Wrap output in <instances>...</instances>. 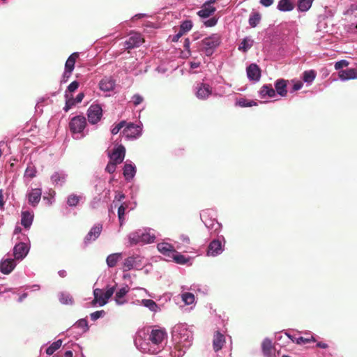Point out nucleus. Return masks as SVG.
I'll return each mask as SVG.
<instances>
[{
	"label": "nucleus",
	"instance_id": "nucleus-1",
	"mask_svg": "<svg viewBox=\"0 0 357 357\" xmlns=\"http://www.w3.org/2000/svg\"><path fill=\"white\" fill-rule=\"evenodd\" d=\"M220 37L218 34H213L209 37L205 38L199 43V51L204 52L206 56H209L213 54L214 50L220 45Z\"/></svg>",
	"mask_w": 357,
	"mask_h": 357
},
{
	"label": "nucleus",
	"instance_id": "nucleus-2",
	"mask_svg": "<svg viewBox=\"0 0 357 357\" xmlns=\"http://www.w3.org/2000/svg\"><path fill=\"white\" fill-rule=\"evenodd\" d=\"M115 291V287H107L105 292L101 289H95L93 290L94 299L92 301L93 304H98L100 306L105 305L109 298L112 297Z\"/></svg>",
	"mask_w": 357,
	"mask_h": 357
},
{
	"label": "nucleus",
	"instance_id": "nucleus-3",
	"mask_svg": "<svg viewBox=\"0 0 357 357\" xmlns=\"http://www.w3.org/2000/svg\"><path fill=\"white\" fill-rule=\"evenodd\" d=\"M88 120L91 124L97 123L102 116V109L99 105H92L87 111Z\"/></svg>",
	"mask_w": 357,
	"mask_h": 357
},
{
	"label": "nucleus",
	"instance_id": "nucleus-4",
	"mask_svg": "<svg viewBox=\"0 0 357 357\" xmlns=\"http://www.w3.org/2000/svg\"><path fill=\"white\" fill-rule=\"evenodd\" d=\"M86 125V119L83 116H77L73 117L70 123V130L74 133H80L83 131Z\"/></svg>",
	"mask_w": 357,
	"mask_h": 357
},
{
	"label": "nucleus",
	"instance_id": "nucleus-5",
	"mask_svg": "<svg viewBox=\"0 0 357 357\" xmlns=\"http://www.w3.org/2000/svg\"><path fill=\"white\" fill-rule=\"evenodd\" d=\"M142 128L139 126L132 123H127L123 130V135L128 139H134L138 137L141 135Z\"/></svg>",
	"mask_w": 357,
	"mask_h": 357
},
{
	"label": "nucleus",
	"instance_id": "nucleus-6",
	"mask_svg": "<svg viewBox=\"0 0 357 357\" xmlns=\"http://www.w3.org/2000/svg\"><path fill=\"white\" fill-rule=\"evenodd\" d=\"M144 42V39L139 33H132L124 43V49L130 50L140 46Z\"/></svg>",
	"mask_w": 357,
	"mask_h": 357
},
{
	"label": "nucleus",
	"instance_id": "nucleus-7",
	"mask_svg": "<svg viewBox=\"0 0 357 357\" xmlns=\"http://www.w3.org/2000/svg\"><path fill=\"white\" fill-rule=\"evenodd\" d=\"M167 337V333L163 329H152L149 340L154 345L159 346Z\"/></svg>",
	"mask_w": 357,
	"mask_h": 357
},
{
	"label": "nucleus",
	"instance_id": "nucleus-8",
	"mask_svg": "<svg viewBox=\"0 0 357 357\" xmlns=\"http://www.w3.org/2000/svg\"><path fill=\"white\" fill-rule=\"evenodd\" d=\"M102 230V225L101 224L94 225L84 237V244L87 245L91 242L96 241L100 235Z\"/></svg>",
	"mask_w": 357,
	"mask_h": 357
},
{
	"label": "nucleus",
	"instance_id": "nucleus-9",
	"mask_svg": "<svg viewBox=\"0 0 357 357\" xmlns=\"http://www.w3.org/2000/svg\"><path fill=\"white\" fill-rule=\"evenodd\" d=\"M196 91V96L199 99L206 100L207 99L212 93V88L211 86L206 83H199L197 84Z\"/></svg>",
	"mask_w": 357,
	"mask_h": 357
},
{
	"label": "nucleus",
	"instance_id": "nucleus-10",
	"mask_svg": "<svg viewBox=\"0 0 357 357\" xmlns=\"http://www.w3.org/2000/svg\"><path fill=\"white\" fill-rule=\"evenodd\" d=\"M125 147L123 145H119L117 148L114 149L112 153L109 155L110 161L118 165L121 164L125 158Z\"/></svg>",
	"mask_w": 357,
	"mask_h": 357
},
{
	"label": "nucleus",
	"instance_id": "nucleus-11",
	"mask_svg": "<svg viewBox=\"0 0 357 357\" xmlns=\"http://www.w3.org/2000/svg\"><path fill=\"white\" fill-rule=\"evenodd\" d=\"M29 252V248L24 243L16 244L13 248V255L15 259H22Z\"/></svg>",
	"mask_w": 357,
	"mask_h": 357
},
{
	"label": "nucleus",
	"instance_id": "nucleus-12",
	"mask_svg": "<svg viewBox=\"0 0 357 357\" xmlns=\"http://www.w3.org/2000/svg\"><path fill=\"white\" fill-rule=\"evenodd\" d=\"M139 259V257L138 255L130 256L125 259L123 263V271H128L134 268H136L139 265V262H140Z\"/></svg>",
	"mask_w": 357,
	"mask_h": 357
},
{
	"label": "nucleus",
	"instance_id": "nucleus-13",
	"mask_svg": "<svg viewBox=\"0 0 357 357\" xmlns=\"http://www.w3.org/2000/svg\"><path fill=\"white\" fill-rule=\"evenodd\" d=\"M248 77L253 81H259L261 77V70L255 63L250 64L247 68Z\"/></svg>",
	"mask_w": 357,
	"mask_h": 357
},
{
	"label": "nucleus",
	"instance_id": "nucleus-14",
	"mask_svg": "<svg viewBox=\"0 0 357 357\" xmlns=\"http://www.w3.org/2000/svg\"><path fill=\"white\" fill-rule=\"evenodd\" d=\"M262 353L265 357H272L275 354V347L271 340L266 338L261 343Z\"/></svg>",
	"mask_w": 357,
	"mask_h": 357
},
{
	"label": "nucleus",
	"instance_id": "nucleus-15",
	"mask_svg": "<svg viewBox=\"0 0 357 357\" xmlns=\"http://www.w3.org/2000/svg\"><path fill=\"white\" fill-rule=\"evenodd\" d=\"M225 343V337L223 334L219 331H215L213 335V347L215 352L222 349L223 345Z\"/></svg>",
	"mask_w": 357,
	"mask_h": 357
},
{
	"label": "nucleus",
	"instance_id": "nucleus-16",
	"mask_svg": "<svg viewBox=\"0 0 357 357\" xmlns=\"http://www.w3.org/2000/svg\"><path fill=\"white\" fill-rule=\"evenodd\" d=\"M158 251L165 256H167L169 258L172 257L174 252H175V249L174 246L168 243H160L157 245Z\"/></svg>",
	"mask_w": 357,
	"mask_h": 357
},
{
	"label": "nucleus",
	"instance_id": "nucleus-17",
	"mask_svg": "<svg viewBox=\"0 0 357 357\" xmlns=\"http://www.w3.org/2000/svg\"><path fill=\"white\" fill-rule=\"evenodd\" d=\"M338 76L342 81L357 79V70L354 68H349L339 71Z\"/></svg>",
	"mask_w": 357,
	"mask_h": 357
},
{
	"label": "nucleus",
	"instance_id": "nucleus-18",
	"mask_svg": "<svg viewBox=\"0 0 357 357\" xmlns=\"http://www.w3.org/2000/svg\"><path fill=\"white\" fill-rule=\"evenodd\" d=\"M221 252V242L218 240L212 241L208 247L207 255L208 256H215L217 255H219Z\"/></svg>",
	"mask_w": 357,
	"mask_h": 357
},
{
	"label": "nucleus",
	"instance_id": "nucleus-19",
	"mask_svg": "<svg viewBox=\"0 0 357 357\" xmlns=\"http://www.w3.org/2000/svg\"><path fill=\"white\" fill-rule=\"evenodd\" d=\"M115 81L110 77H105L99 83L100 90L110 91L114 89Z\"/></svg>",
	"mask_w": 357,
	"mask_h": 357
},
{
	"label": "nucleus",
	"instance_id": "nucleus-20",
	"mask_svg": "<svg viewBox=\"0 0 357 357\" xmlns=\"http://www.w3.org/2000/svg\"><path fill=\"white\" fill-rule=\"evenodd\" d=\"M287 81L284 79H279L275 83V91L282 97L287 94Z\"/></svg>",
	"mask_w": 357,
	"mask_h": 357
},
{
	"label": "nucleus",
	"instance_id": "nucleus-21",
	"mask_svg": "<svg viewBox=\"0 0 357 357\" xmlns=\"http://www.w3.org/2000/svg\"><path fill=\"white\" fill-rule=\"evenodd\" d=\"M216 10V8L213 6L206 4L205 3L197 12V15L202 18H207L211 16Z\"/></svg>",
	"mask_w": 357,
	"mask_h": 357
},
{
	"label": "nucleus",
	"instance_id": "nucleus-22",
	"mask_svg": "<svg viewBox=\"0 0 357 357\" xmlns=\"http://www.w3.org/2000/svg\"><path fill=\"white\" fill-rule=\"evenodd\" d=\"M16 266V262L15 259H6L3 261H1V273L9 274Z\"/></svg>",
	"mask_w": 357,
	"mask_h": 357
},
{
	"label": "nucleus",
	"instance_id": "nucleus-23",
	"mask_svg": "<svg viewBox=\"0 0 357 357\" xmlns=\"http://www.w3.org/2000/svg\"><path fill=\"white\" fill-rule=\"evenodd\" d=\"M41 190L39 188L33 189L28 195L29 202L32 206H36L41 198Z\"/></svg>",
	"mask_w": 357,
	"mask_h": 357
},
{
	"label": "nucleus",
	"instance_id": "nucleus-24",
	"mask_svg": "<svg viewBox=\"0 0 357 357\" xmlns=\"http://www.w3.org/2000/svg\"><path fill=\"white\" fill-rule=\"evenodd\" d=\"M259 95L261 98L266 96L273 98L275 96V91L272 87L271 84H264L260 89Z\"/></svg>",
	"mask_w": 357,
	"mask_h": 357
},
{
	"label": "nucleus",
	"instance_id": "nucleus-25",
	"mask_svg": "<svg viewBox=\"0 0 357 357\" xmlns=\"http://www.w3.org/2000/svg\"><path fill=\"white\" fill-rule=\"evenodd\" d=\"M79 58V53L74 52L67 59L65 68L67 70V73H72L75 68V64L77 59Z\"/></svg>",
	"mask_w": 357,
	"mask_h": 357
},
{
	"label": "nucleus",
	"instance_id": "nucleus-26",
	"mask_svg": "<svg viewBox=\"0 0 357 357\" xmlns=\"http://www.w3.org/2000/svg\"><path fill=\"white\" fill-rule=\"evenodd\" d=\"M135 172V167L133 165L130 164H126L124 165L123 174L126 180H131L134 177Z\"/></svg>",
	"mask_w": 357,
	"mask_h": 357
},
{
	"label": "nucleus",
	"instance_id": "nucleus-27",
	"mask_svg": "<svg viewBox=\"0 0 357 357\" xmlns=\"http://www.w3.org/2000/svg\"><path fill=\"white\" fill-rule=\"evenodd\" d=\"M122 258L121 253H114L109 255L106 259L107 264L109 267L113 268L116 266L117 262Z\"/></svg>",
	"mask_w": 357,
	"mask_h": 357
},
{
	"label": "nucleus",
	"instance_id": "nucleus-28",
	"mask_svg": "<svg viewBox=\"0 0 357 357\" xmlns=\"http://www.w3.org/2000/svg\"><path fill=\"white\" fill-rule=\"evenodd\" d=\"M294 8V4L291 0H280L278 4V9L283 12L291 11Z\"/></svg>",
	"mask_w": 357,
	"mask_h": 357
},
{
	"label": "nucleus",
	"instance_id": "nucleus-29",
	"mask_svg": "<svg viewBox=\"0 0 357 357\" xmlns=\"http://www.w3.org/2000/svg\"><path fill=\"white\" fill-rule=\"evenodd\" d=\"M33 221V215L29 211H24L22 213L21 224L26 228L30 227Z\"/></svg>",
	"mask_w": 357,
	"mask_h": 357
},
{
	"label": "nucleus",
	"instance_id": "nucleus-30",
	"mask_svg": "<svg viewBox=\"0 0 357 357\" xmlns=\"http://www.w3.org/2000/svg\"><path fill=\"white\" fill-rule=\"evenodd\" d=\"M292 341L296 342L297 344L303 345L310 342H316L315 338L312 335H308L307 337H293Z\"/></svg>",
	"mask_w": 357,
	"mask_h": 357
},
{
	"label": "nucleus",
	"instance_id": "nucleus-31",
	"mask_svg": "<svg viewBox=\"0 0 357 357\" xmlns=\"http://www.w3.org/2000/svg\"><path fill=\"white\" fill-rule=\"evenodd\" d=\"M261 15L258 12L252 13L250 15L248 22L251 27H256L260 22Z\"/></svg>",
	"mask_w": 357,
	"mask_h": 357
},
{
	"label": "nucleus",
	"instance_id": "nucleus-32",
	"mask_svg": "<svg viewBox=\"0 0 357 357\" xmlns=\"http://www.w3.org/2000/svg\"><path fill=\"white\" fill-rule=\"evenodd\" d=\"M66 176L63 173L55 172L51 176L52 181L56 185H62L66 182Z\"/></svg>",
	"mask_w": 357,
	"mask_h": 357
},
{
	"label": "nucleus",
	"instance_id": "nucleus-33",
	"mask_svg": "<svg viewBox=\"0 0 357 357\" xmlns=\"http://www.w3.org/2000/svg\"><path fill=\"white\" fill-rule=\"evenodd\" d=\"M314 0H298V10L301 12H305L308 10L312 4Z\"/></svg>",
	"mask_w": 357,
	"mask_h": 357
},
{
	"label": "nucleus",
	"instance_id": "nucleus-34",
	"mask_svg": "<svg viewBox=\"0 0 357 357\" xmlns=\"http://www.w3.org/2000/svg\"><path fill=\"white\" fill-rule=\"evenodd\" d=\"M129 291V287L128 286L122 287L116 293L115 296L116 302L118 304H123L124 301H121V299L126 295V294Z\"/></svg>",
	"mask_w": 357,
	"mask_h": 357
},
{
	"label": "nucleus",
	"instance_id": "nucleus-35",
	"mask_svg": "<svg viewBox=\"0 0 357 357\" xmlns=\"http://www.w3.org/2000/svg\"><path fill=\"white\" fill-rule=\"evenodd\" d=\"M173 260L179 264H185L188 262L189 259L185 257L184 255L178 253L176 250L173 255L171 257Z\"/></svg>",
	"mask_w": 357,
	"mask_h": 357
},
{
	"label": "nucleus",
	"instance_id": "nucleus-36",
	"mask_svg": "<svg viewBox=\"0 0 357 357\" xmlns=\"http://www.w3.org/2000/svg\"><path fill=\"white\" fill-rule=\"evenodd\" d=\"M62 345V340H58L50 344L46 349V354L49 356L52 355Z\"/></svg>",
	"mask_w": 357,
	"mask_h": 357
},
{
	"label": "nucleus",
	"instance_id": "nucleus-37",
	"mask_svg": "<svg viewBox=\"0 0 357 357\" xmlns=\"http://www.w3.org/2000/svg\"><path fill=\"white\" fill-rule=\"evenodd\" d=\"M140 231L132 232L128 236V240L130 245H136L140 242H142V238L140 236Z\"/></svg>",
	"mask_w": 357,
	"mask_h": 357
},
{
	"label": "nucleus",
	"instance_id": "nucleus-38",
	"mask_svg": "<svg viewBox=\"0 0 357 357\" xmlns=\"http://www.w3.org/2000/svg\"><path fill=\"white\" fill-rule=\"evenodd\" d=\"M252 45L253 40L248 38H245L241 43L238 50L243 52H246L252 46Z\"/></svg>",
	"mask_w": 357,
	"mask_h": 357
},
{
	"label": "nucleus",
	"instance_id": "nucleus-39",
	"mask_svg": "<svg viewBox=\"0 0 357 357\" xmlns=\"http://www.w3.org/2000/svg\"><path fill=\"white\" fill-rule=\"evenodd\" d=\"M142 303L144 306L148 307L152 312H156L158 309L156 303L151 299H143Z\"/></svg>",
	"mask_w": 357,
	"mask_h": 357
},
{
	"label": "nucleus",
	"instance_id": "nucleus-40",
	"mask_svg": "<svg viewBox=\"0 0 357 357\" xmlns=\"http://www.w3.org/2000/svg\"><path fill=\"white\" fill-rule=\"evenodd\" d=\"M82 197L75 194H71L68 197L67 204L69 206H76Z\"/></svg>",
	"mask_w": 357,
	"mask_h": 357
},
{
	"label": "nucleus",
	"instance_id": "nucleus-41",
	"mask_svg": "<svg viewBox=\"0 0 357 357\" xmlns=\"http://www.w3.org/2000/svg\"><path fill=\"white\" fill-rule=\"evenodd\" d=\"M66 98V105L63 109L66 112H68L73 106H74L76 103V101L73 98L72 96H69L68 93H65Z\"/></svg>",
	"mask_w": 357,
	"mask_h": 357
},
{
	"label": "nucleus",
	"instance_id": "nucleus-42",
	"mask_svg": "<svg viewBox=\"0 0 357 357\" xmlns=\"http://www.w3.org/2000/svg\"><path fill=\"white\" fill-rule=\"evenodd\" d=\"M128 205L126 203L122 204L118 208V217L120 222V225H122L124 221L125 211L128 208Z\"/></svg>",
	"mask_w": 357,
	"mask_h": 357
},
{
	"label": "nucleus",
	"instance_id": "nucleus-43",
	"mask_svg": "<svg viewBox=\"0 0 357 357\" xmlns=\"http://www.w3.org/2000/svg\"><path fill=\"white\" fill-rule=\"evenodd\" d=\"M183 301L186 305H190L194 303L195 301V296L193 294L190 292H185L182 294L181 296Z\"/></svg>",
	"mask_w": 357,
	"mask_h": 357
},
{
	"label": "nucleus",
	"instance_id": "nucleus-44",
	"mask_svg": "<svg viewBox=\"0 0 357 357\" xmlns=\"http://www.w3.org/2000/svg\"><path fill=\"white\" fill-rule=\"evenodd\" d=\"M237 105L241 107H247L256 106L257 102L253 100H247L245 98H241L238 100Z\"/></svg>",
	"mask_w": 357,
	"mask_h": 357
},
{
	"label": "nucleus",
	"instance_id": "nucleus-45",
	"mask_svg": "<svg viewBox=\"0 0 357 357\" xmlns=\"http://www.w3.org/2000/svg\"><path fill=\"white\" fill-rule=\"evenodd\" d=\"M316 77V73L314 70L305 71L303 73V80L305 82H312Z\"/></svg>",
	"mask_w": 357,
	"mask_h": 357
},
{
	"label": "nucleus",
	"instance_id": "nucleus-46",
	"mask_svg": "<svg viewBox=\"0 0 357 357\" xmlns=\"http://www.w3.org/2000/svg\"><path fill=\"white\" fill-rule=\"evenodd\" d=\"M192 27V22L191 20H185L183 21L181 26L180 29L183 33H185L189 31Z\"/></svg>",
	"mask_w": 357,
	"mask_h": 357
},
{
	"label": "nucleus",
	"instance_id": "nucleus-47",
	"mask_svg": "<svg viewBox=\"0 0 357 357\" xmlns=\"http://www.w3.org/2000/svg\"><path fill=\"white\" fill-rule=\"evenodd\" d=\"M141 239L142 243H151L155 240V236L151 235L149 233H141Z\"/></svg>",
	"mask_w": 357,
	"mask_h": 357
},
{
	"label": "nucleus",
	"instance_id": "nucleus-48",
	"mask_svg": "<svg viewBox=\"0 0 357 357\" xmlns=\"http://www.w3.org/2000/svg\"><path fill=\"white\" fill-rule=\"evenodd\" d=\"M59 301L63 304H72L73 302V298L68 294H65L60 295Z\"/></svg>",
	"mask_w": 357,
	"mask_h": 357
},
{
	"label": "nucleus",
	"instance_id": "nucleus-49",
	"mask_svg": "<svg viewBox=\"0 0 357 357\" xmlns=\"http://www.w3.org/2000/svg\"><path fill=\"white\" fill-rule=\"evenodd\" d=\"M75 326H77V328H82L84 331H86L89 329L88 322L84 319H81L79 321H77L75 323Z\"/></svg>",
	"mask_w": 357,
	"mask_h": 357
},
{
	"label": "nucleus",
	"instance_id": "nucleus-50",
	"mask_svg": "<svg viewBox=\"0 0 357 357\" xmlns=\"http://www.w3.org/2000/svg\"><path fill=\"white\" fill-rule=\"evenodd\" d=\"M79 86V83L77 81H73L68 85L65 93L75 92L78 89Z\"/></svg>",
	"mask_w": 357,
	"mask_h": 357
},
{
	"label": "nucleus",
	"instance_id": "nucleus-51",
	"mask_svg": "<svg viewBox=\"0 0 357 357\" xmlns=\"http://www.w3.org/2000/svg\"><path fill=\"white\" fill-rule=\"evenodd\" d=\"M126 124V121H121L118 124H116L112 129V135H116L119 132V131L121 130V128H125Z\"/></svg>",
	"mask_w": 357,
	"mask_h": 357
},
{
	"label": "nucleus",
	"instance_id": "nucleus-52",
	"mask_svg": "<svg viewBox=\"0 0 357 357\" xmlns=\"http://www.w3.org/2000/svg\"><path fill=\"white\" fill-rule=\"evenodd\" d=\"M105 314V312L104 310L96 311L90 314L91 319L92 321H96L100 317L104 316Z\"/></svg>",
	"mask_w": 357,
	"mask_h": 357
},
{
	"label": "nucleus",
	"instance_id": "nucleus-53",
	"mask_svg": "<svg viewBox=\"0 0 357 357\" xmlns=\"http://www.w3.org/2000/svg\"><path fill=\"white\" fill-rule=\"evenodd\" d=\"M349 65V62L347 60H340L335 63V69L340 70L344 67H347Z\"/></svg>",
	"mask_w": 357,
	"mask_h": 357
},
{
	"label": "nucleus",
	"instance_id": "nucleus-54",
	"mask_svg": "<svg viewBox=\"0 0 357 357\" xmlns=\"http://www.w3.org/2000/svg\"><path fill=\"white\" fill-rule=\"evenodd\" d=\"M117 165L118 164H116L115 162H114L112 161H109L108 162L107 165L106 166V168H105L106 172H107L109 174L114 173L116 170V167Z\"/></svg>",
	"mask_w": 357,
	"mask_h": 357
},
{
	"label": "nucleus",
	"instance_id": "nucleus-55",
	"mask_svg": "<svg viewBox=\"0 0 357 357\" xmlns=\"http://www.w3.org/2000/svg\"><path fill=\"white\" fill-rule=\"evenodd\" d=\"M132 102H133V104L137 106L139 104H141L143 100H144V98L142 96H141L139 94H135L132 98Z\"/></svg>",
	"mask_w": 357,
	"mask_h": 357
},
{
	"label": "nucleus",
	"instance_id": "nucleus-56",
	"mask_svg": "<svg viewBox=\"0 0 357 357\" xmlns=\"http://www.w3.org/2000/svg\"><path fill=\"white\" fill-rule=\"evenodd\" d=\"M218 22V19L215 17L210 18L209 20L204 22V25L207 27H212L215 26Z\"/></svg>",
	"mask_w": 357,
	"mask_h": 357
},
{
	"label": "nucleus",
	"instance_id": "nucleus-57",
	"mask_svg": "<svg viewBox=\"0 0 357 357\" xmlns=\"http://www.w3.org/2000/svg\"><path fill=\"white\" fill-rule=\"evenodd\" d=\"M179 239L183 245H189L190 243V239L188 235L182 234H181Z\"/></svg>",
	"mask_w": 357,
	"mask_h": 357
},
{
	"label": "nucleus",
	"instance_id": "nucleus-58",
	"mask_svg": "<svg viewBox=\"0 0 357 357\" xmlns=\"http://www.w3.org/2000/svg\"><path fill=\"white\" fill-rule=\"evenodd\" d=\"M259 2L264 6L268 7L273 3L274 0H260Z\"/></svg>",
	"mask_w": 357,
	"mask_h": 357
},
{
	"label": "nucleus",
	"instance_id": "nucleus-59",
	"mask_svg": "<svg viewBox=\"0 0 357 357\" xmlns=\"http://www.w3.org/2000/svg\"><path fill=\"white\" fill-rule=\"evenodd\" d=\"M183 34L185 33H183L181 30H179V31L172 38V41L177 42Z\"/></svg>",
	"mask_w": 357,
	"mask_h": 357
},
{
	"label": "nucleus",
	"instance_id": "nucleus-60",
	"mask_svg": "<svg viewBox=\"0 0 357 357\" xmlns=\"http://www.w3.org/2000/svg\"><path fill=\"white\" fill-rule=\"evenodd\" d=\"M84 97V93H79L77 95L76 98L74 99L76 101V103H79L82 101Z\"/></svg>",
	"mask_w": 357,
	"mask_h": 357
},
{
	"label": "nucleus",
	"instance_id": "nucleus-61",
	"mask_svg": "<svg viewBox=\"0 0 357 357\" xmlns=\"http://www.w3.org/2000/svg\"><path fill=\"white\" fill-rule=\"evenodd\" d=\"M125 198V195L121 192H118L115 196V199L121 202Z\"/></svg>",
	"mask_w": 357,
	"mask_h": 357
},
{
	"label": "nucleus",
	"instance_id": "nucleus-62",
	"mask_svg": "<svg viewBox=\"0 0 357 357\" xmlns=\"http://www.w3.org/2000/svg\"><path fill=\"white\" fill-rule=\"evenodd\" d=\"M71 73H67V70L65 68V71H64L63 75V80H62V82H67L68 78L70 77Z\"/></svg>",
	"mask_w": 357,
	"mask_h": 357
},
{
	"label": "nucleus",
	"instance_id": "nucleus-63",
	"mask_svg": "<svg viewBox=\"0 0 357 357\" xmlns=\"http://www.w3.org/2000/svg\"><path fill=\"white\" fill-rule=\"evenodd\" d=\"M302 86H303V84L301 82H297L294 84L293 90L294 91L299 90L302 87Z\"/></svg>",
	"mask_w": 357,
	"mask_h": 357
},
{
	"label": "nucleus",
	"instance_id": "nucleus-64",
	"mask_svg": "<svg viewBox=\"0 0 357 357\" xmlns=\"http://www.w3.org/2000/svg\"><path fill=\"white\" fill-rule=\"evenodd\" d=\"M317 347H319V348H322V349H326V348H328V346L326 343L320 342L317 344Z\"/></svg>",
	"mask_w": 357,
	"mask_h": 357
}]
</instances>
